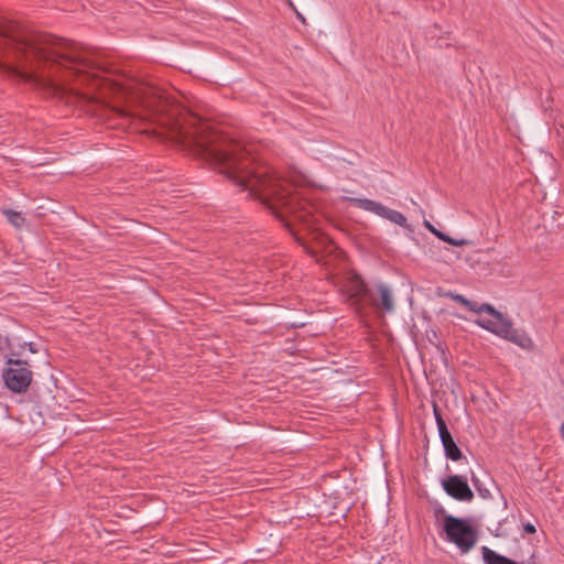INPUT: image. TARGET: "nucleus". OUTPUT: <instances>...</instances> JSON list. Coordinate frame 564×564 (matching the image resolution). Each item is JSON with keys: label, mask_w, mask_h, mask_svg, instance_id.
<instances>
[{"label": "nucleus", "mask_w": 564, "mask_h": 564, "mask_svg": "<svg viewBox=\"0 0 564 564\" xmlns=\"http://www.w3.org/2000/svg\"><path fill=\"white\" fill-rule=\"evenodd\" d=\"M14 61L0 62V69L10 77L30 84L47 97L66 105H78L107 123L108 128L127 129L153 122L154 133L171 140L194 156L213 164L228 181L249 196L259 199L290 228V216L310 225L312 206L299 197L293 186L275 172L260 164L250 149L218 131L198 115L163 96L148 84L132 78L110 80L100 76L109 70L87 56L74 42L53 35L20 39L12 25H0Z\"/></svg>", "instance_id": "f257e3e1"}, {"label": "nucleus", "mask_w": 564, "mask_h": 564, "mask_svg": "<svg viewBox=\"0 0 564 564\" xmlns=\"http://www.w3.org/2000/svg\"><path fill=\"white\" fill-rule=\"evenodd\" d=\"M467 308L475 313L488 314V317L476 321L480 327L518 345L521 348H532L533 343L530 336L522 329L513 328L512 322L508 317L503 316L502 313L497 311L492 305L488 303L478 304L477 302L470 301V305H467Z\"/></svg>", "instance_id": "f03ea898"}, {"label": "nucleus", "mask_w": 564, "mask_h": 564, "mask_svg": "<svg viewBox=\"0 0 564 564\" xmlns=\"http://www.w3.org/2000/svg\"><path fill=\"white\" fill-rule=\"evenodd\" d=\"M448 542L454 543L462 553H468L477 542V531L468 519L445 516L443 523Z\"/></svg>", "instance_id": "7ed1b4c3"}, {"label": "nucleus", "mask_w": 564, "mask_h": 564, "mask_svg": "<svg viewBox=\"0 0 564 564\" xmlns=\"http://www.w3.org/2000/svg\"><path fill=\"white\" fill-rule=\"evenodd\" d=\"M9 368L3 370L2 377L9 390L14 393H23L29 390L32 382V371L26 361L9 358Z\"/></svg>", "instance_id": "20e7f679"}, {"label": "nucleus", "mask_w": 564, "mask_h": 564, "mask_svg": "<svg viewBox=\"0 0 564 564\" xmlns=\"http://www.w3.org/2000/svg\"><path fill=\"white\" fill-rule=\"evenodd\" d=\"M350 202L358 208L373 213L393 224L412 230L411 226L408 224L406 217L402 213L391 209L379 202L369 198H351Z\"/></svg>", "instance_id": "39448f33"}, {"label": "nucleus", "mask_w": 564, "mask_h": 564, "mask_svg": "<svg viewBox=\"0 0 564 564\" xmlns=\"http://www.w3.org/2000/svg\"><path fill=\"white\" fill-rule=\"evenodd\" d=\"M343 291L357 305H377V300L371 290L368 289L361 276L357 273H349L343 284Z\"/></svg>", "instance_id": "423d86ee"}, {"label": "nucleus", "mask_w": 564, "mask_h": 564, "mask_svg": "<svg viewBox=\"0 0 564 564\" xmlns=\"http://www.w3.org/2000/svg\"><path fill=\"white\" fill-rule=\"evenodd\" d=\"M433 413L435 416L440 438L444 447L446 458L457 462L463 458L462 451L455 443L451 432L447 429L446 422L442 416L438 405H433Z\"/></svg>", "instance_id": "0eeeda50"}, {"label": "nucleus", "mask_w": 564, "mask_h": 564, "mask_svg": "<svg viewBox=\"0 0 564 564\" xmlns=\"http://www.w3.org/2000/svg\"><path fill=\"white\" fill-rule=\"evenodd\" d=\"M442 487L448 496L456 500L470 501L474 498V492L464 476H449L442 480Z\"/></svg>", "instance_id": "6e6552de"}, {"label": "nucleus", "mask_w": 564, "mask_h": 564, "mask_svg": "<svg viewBox=\"0 0 564 564\" xmlns=\"http://www.w3.org/2000/svg\"><path fill=\"white\" fill-rule=\"evenodd\" d=\"M482 560L485 564H523L518 563L507 556H503L501 554H498L497 552L490 550L487 546H482Z\"/></svg>", "instance_id": "1a4fd4ad"}, {"label": "nucleus", "mask_w": 564, "mask_h": 564, "mask_svg": "<svg viewBox=\"0 0 564 564\" xmlns=\"http://www.w3.org/2000/svg\"><path fill=\"white\" fill-rule=\"evenodd\" d=\"M424 226L432 232L440 240L444 241V242H447L452 246H457V247H460V246H465L467 243V240L465 239H455V238H452L449 237L448 235H446L445 232L441 231V230H437L430 221L425 220L424 221Z\"/></svg>", "instance_id": "9d476101"}, {"label": "nucleus", "mask_w": 564, "mask_h": 564, "mask_svg": "<svg viewBox=\"0 0 564 564\" xmlns=\"http://www.w3.org/2000/svg\"><path fill=\"white\" fill-rule=\"evenodd\" d=\"M378 292L381 299V303L376 306H381L384 311L391 312L393 310V301L391 299L390 289L386 284H378Z\"/></svg>", "instance_id": "9b49d317"}, {"label": "nucleus", "mask_w": 564, "mask_h": 564, "mask_svg": "<svg viewBox=\"0 0 564 564\" xmlns=\"http://www.w3.org/2000/svg\"><path fill=\"white\" fill-rule=\"evenodd\" d=\"M2 214L7 217L8 221L18 229L22 228L25 224V218L20 212L6 208L2 209Z\"/></svg>", "instance_id": "f8f14e48"}, {"label": "nucleus", "mask_w": 564, "mask_h": 564, "mask_svg": "<svg viewBox=\"0 0 564 564\" xmlns=\"http://www.w3.org/2000/svg\"><path fill=\"white\" fill-rule=\"evenodd\" d=\"M471 482L482 498L490 497L489 490L480 486V480L474 474L471 475Z\"/></svg>", "instance_id": "ddd939ff"}, {"label": "nucleus", "mask_w": 564, "mask_h": 564, "mask_svg": "<svg viewBox=\"0 0 564 564\" xmlns=\"http://www.w3.org/2000/svg\"><path fill=\"white\" fill-rule=\"evenodd\" d=\"M452 299H453L455 302H457V303H459V304L464 305L465 307H467V305H470V300L466 299L465 296H463V295H460V294L452 295Z\"/></svg>", "instance_id": "4468645a"}, {"label": "nucleus", "mask_w": 564, "mask_h": 564, "mask_svg": "<svg viewBox=\"0 0 564 564\" xmlns=\"http://www.w3.org/2000/svg\"><path fill=\"white\" fill-rule=\"evenodd\" d=\"M523 531L529 534H533L536 532L535 525L532 523H525L523 525Z\"/></svg>", "instance_id": "2eb2a0df"}, {"label": "nucleus", "mask_w": 564, "mask_h": 564, "mask_svg": "<svg viewBox=\"0 0 564 564\" xmlns=\"http://www.w3.org/2000/svg\"><path fill=\"white\" fill-rule=\"evenodd\" d=\"M502 527H503V522H500L497 528V533H496L497 536L507 535V533L502 531Z\"/></svg>", "instance_id": "dca6fc26"}, {"label": "nucleus", "mask_w": 564, "mask_h": 564, "mask_svg": "<svg viewBox=\"0 0 564 564\" xmlns=\"http://www.w3.org/2000/svg\"><path fill=\"white\" fill-rule=\"evenodd\" d=\"M294 13H295L296 18H297V19H299L303 24H305V23H306L305 18L303 17V14H302V13H300V12L297 11V9L294 11Z\"/></svg>", "instance_id": "f3484780"}, {"label": "nucleus", "mask_w": 564, "mask_h": 564, "mask_svg": "<svg viewBox=\"0 0 564 564\" xmlns=\"http://www.w3.org/2000/svg\"><path fill=\"white\" fill-rule=\"evenodd\" d=\"M435 514H436V516L442 514V516H443V518H444L445 516H447V514H446V512H445V510H444V508H443L442 506H440V507L435 510Z\"/></svg>", "instance_id": "a211bd4d"}, {"label": "nucleus", "mask_w": 564, "mask_h": 564, "mask_svg": "<svg viewBox=\"0 0 564 564\" xmlns=\"http://www.w3.org/2000/svg\"><path fill=\"white\" fill-rule=\"evenodd\" d=\"M285 2L288 3V6H289L293 11H295V10H296L295 6L293 4V2H292L291 0H285Z\"/></svg>", "instance_id": "6ab92c4d"}, {"label": "nucleus", "mask_w": 564, "mask_h": 564, "mask_svg": "<svg viewBox=\"0 0 564 564\" xmlns=\"http://www.w3.org/2000/svg\"><path fill=\"white\" fill-rule=\"evenodd\" d=\"M560 432H561L562 438L564 440V422L561 425Z\"/></svg>", "instance_id": "aec40b11"}, {"label": "nucleus", "mask_w": 564, "mask_h": 564, "mask_svg": "<svg viewBox=\"0 0 564 564\" xmlns=\"http://www.w3.org/2000/svg\"><path fill=\"white\" fill-rule=\"evenodd\" d=\"M529 564H533V561H530V563H529Z\"/></svg>", "instance_id": "412c9836"}, {"label": "nucleus", "mask_w": 564, "mask_h": 564, "mask_svg": "<svg viewBox=\"0 0 564 564\" xmlns=\"http://www.w3.org/2000/svg\"><path fill=\"white\" fill-rule=\"evenodd\" d=\"M529 564H533V561H530V563H529Z\"/></svg>", "instance_id": "4be33fe9"}]
</instances>
